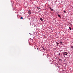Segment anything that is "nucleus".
Segmentation results:
<instances>
[{
	"mask_svg": "<svg viewBox=\"0 0 73 73\" xmlns=\"http://www.w3.org/2000/svg\"><path fill=\"white\" fill-rule=\"evenodd\" d=\"M60 53H59V55H60Z\"/></svg>",
	"mask_w": 73,
	"mask_h": 73,
	"instance_id": "obj_17",
	"label": "nucleus"
},
{
	"mask_svg": "<svg viewBox=\"0 0 73 73\" xmlns=\"http://www.w3.org/2000/svg\"><path fill=\"white\" fill-rule=\"evenodd\" d=\"M60 42V43H61L62 44V42Z\"/></svg>",
	"mask_w": 73,
	"mask_h": 73,
	"instance_id": "obj_10",
	"label": "nucleus"
},
{
	"mask_svg": "<svg viewBox=\"0 0 73 73\" xmlns=\"http://www.w3.org/2000/svg\"><path fill=\"white\" fill-rule=\"evenodd\" d=\"M69 29H70V30H71V29H72V28H71V27H69Z\"/></svg>",
	"mask_w": 73,
	"mask_h": 73,
	"instance_id": "obj_5",
	"label": "nucleus"
},
{
	"mask_svg": "<svg viewBox=\"0 0 73 73\" xmlns=\"http://www.w3.org/2000/svg\"><path fill=\"white\" fill-rule=\"evenodd\" d=\"M31 13H32L31 12H30L29 14L30 15V14H31Z\"/></svg>",
	"mask_w": 73,
	"mask_h": 73,
	"instance_id": "obj_13",
	"label": "nucleus"
},
{
	"mask_svg": "<svg viewBox=\"0 0 73 73\" xmlns=\"http://www.w3.org/2000/svg\"><path fill=\"white\" fill-rule=\"evenodd\" d=\"M66 12V11H63V12H64V13H65V12Z\"/></svg>",
	"mask_w": 73,
	"mask_h": 73,
	"instance_id": "obj_8",
	"label": "nucleus"
},
{
	"mask_svg": "<svg viewBox=\"0 0 73 73\" xmlns=\"http://www.w3.org/2000/svg\"><path fill=\"white\" fill-rule=\"evenodd\" d=\"M40 20H41V21H42L43 20L42 18H40Z\"/></svg>",
	"mask_w": 73,
	"mask_h": 73,
	"instance_id": "obj_1",
	"label": "nucleus"
},
{
	"mask_svg": "<svg viewBox=\"0 0 73 73\" xmlns=\"http://www.w3.org/2000/svg\"><path fill=\"white\" fill-rule=\"evenodd\" d=\"M37 8L38 9H40V7H37Z\"/></svg>",
	"mask_w": 73,
	"mask_h": 73,
	"instance_id": "obj_14",
	"label": "nucleus"
},
{
	"mask_svg": "<svg viewBox=\"0 0 73 73\" xmlns=\"http://www.w3.org/2000/svg\"><path fill=\"white\" fill-rule=\"evenodd\" d=\"M65 54V55H67V54H68V53L66 54Z\"/></svg>",
	"mask_w": 73,
	"mask_h": 73,
	"instance_id": "obj_12",
	"label": "nucleus"
},
{
	"mask_svg": "<svg viewBox=\"0 0 73 73\" xmlns=\"http://www.w3.org/2000/svg\"><path fill=\"white\" fill-rule=\"evenodd\" d=\"M58 17H61V16H60V15H58Z\"/></svg>",
	"mask_w": 73,
	"mask_h": 73,
	"instance_id": "obj_3",
	"label": "nucleus"
},
{
	"mask_svg": "<svg viewBox=\"0 0 73 73\" xmlns=\"http://www.w3.org/2000/svg\"><path fill=\"white\" fill-rule=\"evenodd\" d=\"M42 50H44V47H42Z\"/></svg>",
	"mask_w": 73,
	"mask_h": 73,
	"instance_id": "obj_6",
	"label": "nucleus"
},
{
	"mask_svg": "<svg viewBox=\"0 0 73 73\" xmlns=\"http://www.w3.org/2000/svg\"><path fill=\"white\" fill-rule=\"evenodd\" d=\"M56 45H58L59 44V43L57 42H56Z\"/></svg>",
	"mask_w": 73,
	"mask_h": 73,
	"instance_id": "obj_2",
	"label": "nucleus"
},
{
	"mask_svg": "<svg viewBox=\"0 0 73 73\" xmlns=\"http://www.w3.org/2000/svg\"><path fill=\"white\" fill-rule=\"evenodd\" d=\"M59 61H61V59H60L59 60Z\"/></svg>",
	"mask_w": 73,
	"mask_h": 73,
	"instance_id": "obj_15",
	"label": "nucleus"
},
{
	"mask_svg": "<svg viewBox=\"0 0 73 73\" xmlns=\"http://www.w3.org/2000/svg\"><path fill=\"white\" fill-rule=\"evenodd\" d=\"M49 8H50V9H52V8H51V7H49Z\"/></svg>",
	"mask_w": 73,
	"mask_h": 73,
	"instance_id": "obj_16",
	"label": "nucleus"
},
{
	"mask_svg": "<svg viewBox=\"0 0 73 73\" xmlns=\"http://www.w3.org/2000/svg\"><path fill=\"white\" fill-rule=\"evenodd\" d=\"M19 16V14H18V15H17V16Z\"/></svg>",
	"mask_w": 73,
	"mask_h": 73,
	"instance_id": "obj_18",
	"label": "nucleus"
},
{
	"mask_svg": "<svg viewBox=\"0 0 73 73\" xmlns=\"http://www.w3.org/2000/svg\"><path fill=\"white\" fill-rule=\"evenodd\" d=\"M21 19H23V17H21Z\"/></svg>",
	"mask_w": 73,
	"mask_h": 73,
	"instance_id": "obj_7",
	"label": "nucleus"
},
{
	"mask_svg": "<svg viewBox=\"0 0 73 73\" xmlns=\"http://www.w3.org/2000/svg\"><path fill=\"white\" fill-rule=\"evenodd\" d=\"M51 9V11H53V9Z\"/></svg>",
	"mask_w": 73,
	"mask_h": 73,
	"instance_id": "obj_9",
	"label": "nucleus"
},
{
	"mask_svg": "<svg viewBox=\"0 0 73 73\" xmlns=\"http://www.w3.org/2000/svg\"><path fill=\"white\" fill-rule=\"evenodd\" d=\"M41 51V52H43V51H42V50Z\"/></svg>",
	"mask_w": 73,
	"mask_h": 73,
	"instance_id": "obj_20",
	"label": "nucleus"
},
{
	"mask_svg": "<svg viewBox=\"0 0 73 73\" xmlns=\"http://www.w3.org/2000/svg\"><path fill=\"white\" fill-rule=\"evenodd\" d=\"M65 53H67V52H64Z\"/></svg>",
	"mask_w": 73,
	"mask_h": 73,
	"instance_id": "obj_11",
	"label": "nucleus"
},
{
	"mask_svg": "<svg viewBox=\"0 0 73 73\" xmlns=\"http://www.w3.org/2000/svg\"><path fill=\"white\" fill-rule=\"evenodd\" d=\"M35 49H36V48H35Z\"/></svg>",
	"mask_w": 73,
	"mask_h": 73,
	"instance_id": "obj_21",
	"label": "nucleus"
},
{
	"mask_svg": "<svg viewBox=\"0 0 73 73\" xmlns=\"http://www.w3.org/2000/svg\"><path fill=\"white\" fill-rule=\"evenodd\" d=\"M72 49H73V48H72Z\"/></svg>",
	"mask_w": 73,
	"mask_h": 73,
	"instance_id": "obj_23",
	"label": "nucleus"
},
{
	"mask_svg": "<svg viewBox=\"0 0 73 73\" xmlns=\"http://www.w3.org/2000/svg\"><path fill=\"white\" fill-rule=\"evenodd\" d=\"M53 64V63H51V64Z\"/></svg>",
	"mask_w": 73,
	"mask_h": 73,
	"instance_id": "obj_19",
	"label": "nucleus"
},
{
	"mask_svg": "<svg viewBox=\"0 0 73 73\" xmlns=\"http://www.w3.org/2000/svg\"><path fill=\"white\" fill-rule=\"evenodd\" d=\"M63 54L64 55H65V53H64V52L63 53Z\"/></svg>",
	"mask_w": 73,
	"mask_h": 73,
	"instance_id": "obj_4",
	"label": "nucleus"
},
{
	"mask_svg": "<svg viewBox=\"0 0 73 73\" xmlns=\"http://www.w3.org/2000/svg\"><path fill=\"white\" fill-rule=\"evenodd\" d=\"M37 49L38 50V48H37Z\"/></svg>",
	"mask_w": 73,
	"mask_h": 73,
	"instance_id": "obj_22",
	"label": "nucleus"
}]
</instances>
